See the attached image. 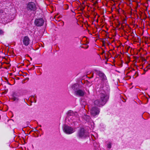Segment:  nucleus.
<instances>
[{
  "mask_svg": "<svg viewBox=\"0 0 150 150\" xmlns=\"http://www.w3.org/2000/svg\"><path fill=\"white\" fill-rule=\"evenodd\" d=\"M107 147L108 149H110L112 146V143L110 142H106Z\"/></svg>",
  "mask_w": 150,
  "mask_h": 150,
  "instance_id": "ddd939ff",
  "label": "nucleus"
},
{
  "mask_svg": "<svg viewBox=\"0 0 150 150\" xmlns=\"http://www.w3.org/2000/svg\"><path fill=\"white\" fill-rule=\"evenodd\" d=\"M30 40L28 36H25L23 38V44L25 46H28L30 43Z\"/></svg>",
  "mask_w": 150,
  "mask_h": 150,
  "instance_id": "9d476101",
  "label": "nucleus"
},
{
  "mask_svg": "<svg viewBox=\"0 0 150 150\" xmlns=\"http://www.w3.org/2000/svg\"><path fill=\"white\" fill-rule=\"evenodd\" d=\"M4 32L2 30L0 29V35H2L4 34Z\"/></svg>",
  "mask_w": 150,
  "mask_h": 150,
  "instance_id": "2eb2a0df",
  "label": "nucleus"
},
{
  "mask_svg": "<svg viewBox=\"0 0 150 150\" xmlns=\"http://www.w3.org/2000/svg\"><path fill=\"white\" fill-rule=\"evenodd\" d=\"M142 67H141V68L142 69L143 67H142Z\"/></svg>",
  "mask_w": 150,
  "mask_h": 150,
  "instance_id": "412c9836",
  "label": "nucleus"
},
{
  "mask_svg": "<svg viewBox=\"0 0 150 150\" xmlns=\"http://www.w3.org/2000/svg\"><path fill=\"white\" fill-rule=\"evenodd\" d=\"M27 9L28 11H35L36 9L35 4L33 2L28 3L27 6Z\"/></svg>",
  "mask_w": 150,
  "mask_h": 150,
  "instance_id": "39448f33",
  "label": "nucleus"
},
{
  "mask_svg": "<svg viewBox=\"0 0 150 150\" xmlns=\"http://www.w3.org/2000/svg\"><path fill=\"white\" fill-rule=\"evenodd\" d=\"M31 100H33V99L34 101V102L35 103L36 102V98H34V97H32L31 98Z\"/></svg>",
  "mask_w": 150,
  "mask_h": 150,
  "instance_id": "dca6fc26",
  "label": "nucleus"
},
{
  "mask_svg": "<svg viewBox=\"0 0 150 150\" xmlns=\"http://www.w3.org/2000/svg\"><path fill=\"white\" fill-rule=\"evenodd\" d=\"M108 100L107 96L104 93H102L100 95V98L94 101L95 105L100 107L105 104Z\"/></svg>",
  "mask_w": 150,
  "mask_h": 150,
  "instance_id": "f03ea898",
  "label": "nucleus"
},
{
  "mask_svg": "<svg viewBox=\"0 0 150 150\" xmlns=\"http://www.w3.org/2000/svg\"><path fill=\"white\" fill-rule=\"evenodd\" d=\"M78 135L80 137H85L88 135V133L83 128H81L78 132Z\"/></svg>",
  "mask_w": 150,
  "mask_h": 150,
  "instance_id": "423d86ee",
  "label": "nucleus"
},
{
  "mask_svg": "<svg viewBox=\"0 0 150 150\" xmlns=\"http://www.w3.org/2000/svg\"><path fill=\"white\" fill-rule=\"evenodd\" d=\"M44 23V20L41 18L35 19L34 22L35 24L37 26H42Z\"/></svg>",
  "mask_w": 150,
  "mask_h": 150,
  "instance_id": "0eeeda50",
  "label": "nucleus"
},
{
  "mask_svg": "<svg viewBox=\"0 0 150 150\" xmlns=\"http://www.w3.org/2000/svg\"><path fill=\"white\" fill-rule=\"evenodd\" d=\"M75 115V113L72 111L70 110L68 112V116H74Z\"/></svg>",
  "mask_w": 150,
  "mask_h": 150,
  "instance_id": "f8f14e48",
  "label": "nucleus"
},
{
  "mask_svg": "<svg viewBox=\"0 0 150 150\" xmlns=\"http://www.w3.org/2000/svg\"><path fill=\"white\" fill-rule=\"evenodd\" d=\"M86 91H88V94H89V90H86Z\"/></svg>",
  "mask_w": 150,
  "mask_h": 150,
  "instance_id": "6ab92c4d",
  "label": "nucleus"
},
{
  "mask_svg": "<svg viewBox=\"0 0 150 150\" xmlns=\"http://www.w3.org/2000/svg\"><path fill=\"white\" fill-rule=\"evenodd\" d=\"M72 89L74 91V95L77 97H83L86 94L84 89L79 88V85L74 84L71 87Z\"/></svg>",
  "mask_w": 150,
  "mask_h": 150,
  "instance_id": "f257e3e1",
  "label": "nucleus"
},
{
  "mask_svg": "<svg viewBox=\"0 0 150 150\" xmlns=\"http://www.w3.org/2000/svg\"><path fill=\"white\" fill-rule=\"evenodd\" d=\"M90 117L88 115H85L84 117V118L86 121H88L90 119Z\"/></svg>",
  "mask_w": 150,
  "mask_h": 150,
  "instance_id": "4468645a",
  "label": "nucleus"
},
{
  "mask_svg": "<svg viewBox=\"0 0 150 150\" xmlns=\"http://www.w3.org/2000/svg\"><path fill=\"white\" fill-rule=\"evenodd\" d=\"M18 93L15 92H13L11 95V99L13 101H16L18 102L19 100V98L17 97L18 96Z\"/></svg>",
  "mask_w": 150,
  "mask_h": 150,
  "instance_id": "1a4fd4ad",
  "label": "nucleus"
},
{
  "mask_svg": "<svg viewBox=\"0 0 150 150\" xmlns=\"http://www.w3.org/2000/svg\"><path fill=\"white\" fill-rule=\"evenodd\" d=\"M99 112V109L96 107H93L91 110V114L94 116L98 114Z\"/></svg>",
  "mask_w": 150,
  "mask_h": 150,
  "instance_id": "6e6552de",
  "label": "nucleus"
},
{
  "mask_svg": "<svg viewBox=\"0 0 150 150\" xmlns=\"http://www.w3.org/2000/svg\"><path fill=\"white\" fill-rule=\"evenodd\" d=\"M104 58L105 59L107 60H108V59L107 58V57L105 55V56H104Z\"/></svg>",
  "mask_w": 150,
  "mask_h": 150,
  "instance_id": "a211bd4d",
  "label": "nucleus"
},
{
  "mask_svg": "<svg viewBox=\"0 0 150 150\" xmlns=\"http://www.w3.org/2000/svg\"><path fill=\"white\" fill-rule=\"evenodd\" d=\"M149 69H150V64H148L146 66V68L144 69L143 72L142 74H144L145 72L147 71Z\"/></svg>",
  "mask_w": 150,
  "mask_h": 150,
  "instance_id": "9b49d317",
  "label": "nucleus"
},
{
  "mask_svg": "<svg viewBox=\"0 0 150 150\" xmlns=\"http://www.w3.org/2000/svg\"><path fill=\"white\" fill-rule=\"evenodd\" d=\"M96 73L97 75H98L101 81V84L103 86L107 82V77L105 75L102 71L96 70H95Z\"/></svg>",
  "mask_w": 150,
  "mask_h": 150,
  "instance_id": "7ed1b4c3",
  "label": "nucleus"
},
{
  "mask_svg": "<svg viewBox=\"0 0 150 150\" xmlns=\"http://www.w3.org/2000/svg\"><path fill=\"white\" fill-rule=\"evenodd\" d=\"M59 18V17L57 15H56L54 17V18L56 20H57L56 19L58 18Z\"/></svg>",
  "mask_w": 150,
  "mask_h": 150,
  "instance_id": "f3484780",
  "label": "nucleus"
},
{
  "mask_svg": "<svg viewBox=\"0 0 150 150\" xmlns=\"http://www.w3.org/2000/svg\"><path fill=\"white\" fill-rule=\"evenodd\" d=\"M67 8H66V9H67L68 8V6H67Z\"/></svg>",
  "mask_w": 150,
  "mask_h": 150,
  "instance_id": "aec40b11",
  "label": "nucleus"
},
{
  "mask_svg": "<svg viewBox=\"0 0 150 150\" xmlns=\"http://www.w3.org/2000/svg\"><path fill=\"white\" fill-rule=\"evenodd\" d=\"M63 130L64 132L67 134H71L75 131L74 128L67 125H65L64 126Z\"/></svg>",
  "mask_w": 150,
  "mask_h": 150,
  "instance_id": "20e7f679",
  "label": "nucleus"
}]
</instances>
